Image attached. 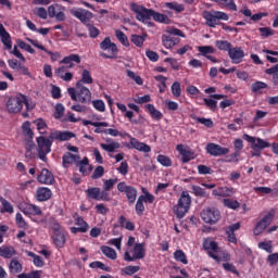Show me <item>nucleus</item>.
<instances>
[{
    "instance_id": "obj_12",
    "label": "nucleus",
    "mask_w": 278,
    "mask_h": 278,
    "mask_svg": "<svg viewBox=\"0 0 278 278\" xmlns=\"http://www.w3.org/2000/svg\"><path fill=\"white\" fill-rule=\"evenodd\" d=\"M48 16L50 18H56L59 23L66 21V14L64 13V8L60 4H51L48 8Z\"/></svg>"
},
{
    "instance_id": "obj_2",
    "label": "nucleus",
    "mask_w": 278,
    "mask_h": 278,
    "mask_svg": "<svg viewBox=\"0 0 278 278\" xmlns=\"http://www.w3.org/2000/svg\"><path fill=\"white\" fill-rule=\"evenodd\" d=\"M242 138L245 140V142H249L251 144L250 153L252 157H262V151H264V149H270L271 147L270 142L260 137H253L249 134H243Z\"/></svg>"
},
{
    "instance_id": "obj_62",
    "label": "nucleus",
    "mask_w": 278,
    "mask_h": 278,
    "mask_svg": "<svg viewBox=\"0 0 278 278\" xmlns=\"http://www.w3.org/2000/svg\"><path fill=\"white\" fill-rule=\"evenodd\" d=\"M41 271L40 270H31L30 273H22L17 276V278H40Z\"/></svg>"
},
{
    "instance_id": "obj_42",
    "label": "nucleus",
    "mask_w": 278,
    "mask_h": 278,
    "mask_svg": "<svg viewBox=\"0 0 278 278\" xmlns=\"http://www.w3.org/2000/svg\"><path fill=\"white\" fill-rule=\"evenodd\" d=\"M27 256L33 257L34 266H36L37 268H42V266H45V261L41 258L40 255H37L34 252H27Z\"/></svg>"
},
{
    "instance_id": "obj_50",
    "label": "nucleus",
    "mask_w": 278,
    "mask_h": 278,
    "mask_svg": "<svg viewBox=\"0 0 278 278\" xmlns=\"http://www.w3.org/2000/svg\"><path fill=\"white\" fill-rule=\"evenodd\" d=\"M198 51L204 56L207 58L212 53H216V49L212 46H200L198 47Z\"/></svg>"
},
{
    "instance_id": "obj_21",
    "label": "nucleus",
    "mask_w": 278,
    "mask_h": 278,
    "mask_svg": "<svg viewBox=\"0 0 278 278\" xmlns=\"http://www.w3.org/2000/svg\"><path fill=\"white\" fill-rule=\"evenodd\" d=\"M0 40L8 51L12 49V37L10 36V33L5 30L3 24H0Z\"/></svg>"
},
{
    "instance_id": "obj_37",
    "label": "nucleus",
    "mask_w": 278,
    "mask_h": 278,
    "mask_svg": "<svg viewBox=\"0 0 278 278\" xmlns=\"http://www.w3.org/2000/svg\"><path fill=\"white\" fill-rule=\"evenodd\" d=\"M100 249L103 255H105V257H108L109 260H116V257L118 256L114 248L102 245Z\"/></svg>"
},
{
    "instance_id": "obj_32",
    "label": "nucleus",
    "mask_w": 278,
    "mask_h": 278,
    "mask_svg": "<svg viewBox=\"0 0 278 278\" xmlns=\"http://www.w3.org/2000/svg\"><path fill=\"white\" fill-rule=\"evenodd\" d=\"M16 255V250L14 247L9 245H1L0 247V257H3L4 260H10Z\"/></svg>"
},
{
    "instance_id": "obj_36",
    "label": "nucleus",
    "mask_w": 278,
    "mask_h": 278,
    "mask_svg": "<svg viewBox=\"0 0 278 278\" xmlns=\"http://www.w3.org/2000/svg\"><path fill=\"white\" fill-rule=\"evenodd\" d=\"M76 166L81 175H86L88 173V166H90V160H88V156H85L81 161L78 160L76 162Z\"/></svg>"
},
{
    "instance_id": "obj_22",
    "label": "nucleus",
    "mask_w": 278,
    "mask_h": 278,
    "mask_svg": "<svg viewBox=\"0 0 278 278\" xmlns=\"http://www.w3.org/2000/svg\"><path fill=\"white\" fill-rule=\"evenodd\" d=\"M79 160H81V157L79 155L73 154L71 152H66L62 156L63 168H68V166H71V164H77V162H79Z\"/></svg>"
},
{
    "instance_id": "obj_8",
    "label": "nucleus",
    "mask_w": 278,
    "mask_h": 278,
    "mask_svg": "<svg viewBox=\"0 0 278 278\" xmlns=\"http://www.w3.org/2000/svg\"><path fill=\"white\" fill-rule=\"evenodd\" d=\"M201 218L207 225H216L220 220V211L216 207H206L202 211Z\"/></svg>"
},
{
    "instance_id": "obj_6",
    "label": "nucleus",
    "mask_w": 278,
    "mask_h": 278,
    "mask_svg": "<svg viewBox=\"0 0 278 278\" xmlns=\"http://www.w3.org/2000/svg\"><path fill=\"white\" fill-rule=\"evenodd\" d=\"M117 190L126 195L129 205H134V203H136V200L138 199V189H136V187L122 181L117 184Z\"/></svg>"
},
{
    "instance_id": "obj_43",
    "label": "nucleus",
    "mask_w": 278,
    "mask_h": 278,
    "mask_svg": "<svg viewBox=\"0 0 278 278\" xmlns=\"http://www.w3.org/2000/svg\"><path fill=\"white\" fill-rule=\"evenodd\" d=\"M22 130L24 136H26L30 140H34V130H31V123L24 122L22 125Z\"/></svg>"
},
{
    "instance_id": "obj_56",
    "label": "nucleus",
    "mask_w": 278,
    "mask_h": 278,
    "mask_svg": "<svg viewBox=\"0 0 278 278\" xmlns=\"http://www.w3.org/2000/svg\"><path fill=\"white\" fill-rule=\"evenodd\" d=\"M126 73H127V77H129L130 79H134L137 86H142V84H144V80L142 79V77H140V75H136L134 71L127 70Z\"/></svg>"
},
{
    "instance_id": "obj_1",
    "label": "nucleus",
    "mask_w": 278,
    "mask_h": 278,
    "mask_svg": "<svg viewBox=\"0 0 278 278\" xmlns=\"http://www.w3.org/2000/svg\"><path fill=\"white\" fill-rule=\"evenodd\" d=\"M130 10L131 12L136 13L137 21H140L141 23H149V21H151V17H153V21H155L156 23L170 25V17H168V15L160 13L153 9H147L146 7L140 5L136 2H131Z\"/></svg>"
},
{
    "instance_id": "obj_45",
    "label": "nucleus",
    "mask_w": 278,
    "mask_h": 278,
    "mask_svg": "<svg viewBox=\"0 0 278 278\" xmlns=\"http://www.w3.org/2000/svg\"><path fill=\"white\" fill-rule=\"evenodd\" d=\"M233 147L235 153L231 154V157H238L240 155V151L244 149V141H242V139H235Z\"/></svg>"
},
{
    "instance_id": "obj_30",
    "label": "nucleus",
    "mask_w": 278,
    "mask_h": 278,
    "mask_svg": "<svg viewBox=\"0 0 278 278\" xmlns=\"http://www.w3.org/2000/svg\"><path fill=\"white\" fill-rule=\"evenodd\" d=\"M146 112H148L152 118V121H162V118H164V114L161 113L160 110L155 109V105L153 104H146Z\"/></svg>"
},
{
    "instance_id": "obj_63",
    "label": "nucleus",
    "mask_w": 278,
    "mask_h": 278,
    "mask_svg": "<svg viewBox=\"0 0 278 278\" xmlns=\"http://www.w3.org/2000/svg\"><path fill=\"white\" fill-rule=\"evenodd\" d=\"M55 112H54V115L53 117L56 118V119H60L62 118V116H64V104L62 103H58L54 108Z\"/></svg>"
},
{
    "instance_id": "obj_14",
    "label": "nucleus",
    "mask_w": 278,
    "mask_h": 278,
    "mask_svg": "<svg viewBox=\"0 0 278 278\" xmlns=\"http://www.w3.org/2000/svg\"><path fill=\"white\" fill-rule=\"evenodd\" d=\"M71 14L74 15L75 18H78V21H81L84 25H88L90 23V20L94 16L92 12L86 9L72 10Z\"/></svg>"
},
{
    "instance_id": "obj_27",
    "label": "nucleus",
    "mask_w": 278,
    "mask_h": 278,
    "mask_svg": "<svg viewBox=\"0 0 278 278\" xmlns=\"http://www.w3.org/2000/svg\"><path fill=\"white\" fill-rule=\"evenodd\" d=\"M203 18L206 21L207 27H216V25H220L218 23V20L216 17V11H204L203 12Z\"/></svg>"
},
{
    "instance_id": "obj_19",
    "label": "nucleus",
    "mask_w": 278,
    "mask_h": 278,
    "mask_svg": "<svg viewBox=\"0 0 278 278\" xmlns=\"http://www.w3.org/2000/svg\"><path fill=\"white\" fill-rule=\"evenodd\" d=\"M51 197H53V192L51 191V189H49L47 187L37 188L36 200L39 201L40 203H42L45 201H49V199H51Z\"/></svg>"
},
{
    "instance_id": "obj_18",
    "label": "nucleus",
    "mask_w": 278,
    "mask_h": 278,
    "mask_svg": "<svg viewBox=\"0 0 278 278\" xmlns=\"http://www.w3.org/2000/svg\"><path fill=\"white\" fill-rule=\"evenodd\" d=\"M50 138L52 140H59L60 142H66L72 138H75V134L68 130H65V131L56 130V131L50 132Z\"/></svg>"
},
{
    "instance_id": "obj_49",
    "label": "nucleus",
    "mask_w": 278,
    "mask_h": 278,
    "mask_svg": "<svg viewBox=\"0 0 278 278\" xmlns=\"http://www.w3.org/2000/svg\"><path fill=\"white\" fill-rule=\"evenodd\" d=\"M25 149H26V157H34V154L31 153V151H34V149H36V143L34 142V139H27L26 140V144H25Z\"/></svg>"
},
{
    "instance_id": "obj_60",
    "label": "nucleus",
    "mask_w": 278,
    "mask_h": 278,
    "mask_svg": "<svg viewBox=\"0 0 278 278\" xmlns=\"http://www.w3.org/2000/svg\"><path fill=\"white\" fill-rule=\"evenodd\" d=\"M89 266L91 268H100V270H105V273H110V270H112V268L105 266V264H103V262L100 261L91 262Z\"/></svg>"
},
{
    "instance_id": "obj_17",
    "label": "nucleus",
    "mask_w": 278,
    "mask_h": 278,
    "mask_svg": "<svg viewBox=\"0 0 278 278\" xmlns=\"http://www.w3.org/2000/svg\"><path fill=\"white\" fill-rule=\"evenodd\" d=\"M37 181L46 186H53L55 178L53 177V173L49 172L47 168H43L41 169L40 175L37 176Z\"/></svg>"
},
{
    "instance_id": "obj_55",
    "label": "nucleus",
    "mask_w": 278,
    "mask_h": 278,
    "mask_svg": "<svg viewBox=\"0 0 278 278\" xmlns=\"http://www.w3.org/2000/svg\"><path fill=\"white\" fill-rule=\"evenodd\" d=\"M174 260H176V262H180L181 264H188V258L182 250H177L174 252Z\"/></svg>"
},
{
    "instance_id": "obj_3",
    "label": "nucleus",
    "mask_w": 278,
    "mask_h": 278,
    "mask_svg": "<svg viewBox=\"0 0 278 278\" xmlns=\"http://www.w3.org/2000/svg\"><path fill=\"white\" fill-rule=\"evenodd\" d=\"M67 92L72 101H78V103L88 104L92 101V92L84 85H76V89L70 87Z\"/></svg>"
},
{
    "instance_id": "obj_58",
    "label": "nucleus",
    "mask_w": 278,
    "mask_h": 278,
    "mask_svg": "<svg viewBox=\"0 0 278 278\" xmlns=\"http://www.w3.org/2000/svg\"><path fill=\"white\" fill-rule=\"evenodd\" d=\"M170 90H172L173 97H176V98L181 97V84L179 81H175L172 85Z\"/></svg>"
},
{
    "instance_id": "obj_20",
    "label": "nucleus",
    "mask_w": 278,
    "mask_h": 278,
    "mask_svg": "<svg viewBox=\"0 0 278 278\" xmlns=\"http://www.w3.org/2000/svg\"><path fill=\"white\" fill-rule=\"evenodd\" d=\"M53 244L56 249H64L66 244V232L64 230H60L58 232L52 233Z\"/></svg>"
},
{
    "instance_id": "obj_54",
    "label": "nucleus",
    "mask_w": 278,
    "mask_h": 278,
    "mask_svg": "<svg viewBox=\"0 0 278 278\" xmlns=\"http://www.w3.org/2000/svg\"><path fill=\"white\" fill-rule=\"evenodd\" d=\"M223 203L225 207H228V210H238V207H240V202H238L237 200L224 199Z\"/></svg>"
},
{
    "instance_id": "obj_61",
    "label": "nucleus",
    "mask_w": 278,
    "mask_h": 278,
    "mask_svg": "<svg viewBox=\"0 0 278 278\" xmlns=\"http://www.w3.org/2000/svg\"><path fill=\"white\" fill-rule=\"evenodd\" d=\"M258 249L266 251V253H273V241L258 242Z\"/></svg>"
},
{
    "instance_id": "obj_39",
    "label": "nucleus",
    "mask_w": 278,
    "mask_h": 278,
    "mask_svg": "<svg viewBox=\"0 0 278 278\" xmlns=\"http://www.w3.org/2000/svg\"><path fill=\"white\" fill-rule=\"evenodd\" d=\"M101 149L108 153H114L116 149H121V143L116 141H111V143H100Z\"/></svg>"
},
{
    "instance_id": "obj_38",
    "label": "nucleus",
    "mask_w": 278,
    "mask_h": 278,
    "mask_svg": "<svg viewBox=\"0 0 278 278\" xmlns=\"http://www.w3.org/2000/svg\"><path fill=\"white\" fill-rule=\"evenodd\" d=\"M118 223H119V226L125 227L127 231H136V225H134V223L131 222H127V218L125 217V215L119 216Z\"/></svg>"
},
{
    "instance_id": "obj_15",
    "label": "nucleus",
    "mask_w": 278,
    "mask_h": 278,
    "mask_svg": "<svg viewBox=\"0 0 278 278\" xmlns=\"http://www.w3.org/2000/svg\"><path fill=\"white\" fill-rule=\"evenodd\" d=\"M206 153L213 155V157H219L220 155H227L229 148H223L216 143H208L206 146Z\"/></svg>"
},
{
    "instance_id": "obj_53",
    "label": "nucleus",
    "mask_w": 278,
    "mask_h": 278,
    "mask_svg": "<svg viewBox=\"0 0 278 278\" xmlns=\"http://www.w3.org/2000/svg\"><path fill=\"white\" fill-rule=\"evenodd\" d=\"M165 8H168V10H175L177 13H181L184 10H186L184 4H179L177 2H166Z\"/></svg>"
},
{
    "instance_id": "obj_46",
    "label": "nucleus",
    "mask_w": 278,
    "mask_h": 278,
    "mask_svg": "<svg viewBox=\"0 0 278 278\" xmlns=\"http://www.w3.org/2000/svg\"><path fill=\"white\" fill-rule=\"evenodd\" d=\"M215 46L217 47V49L219 51H227L229 53V51H231V42L227 41V40H217L215 42Z\"/></svg>"
},
{
    "instance_id": "obj_5",
    "label": "nucleus",
    "mask_w": 278,
    "mask_h": 278,
    "mask_svg": "<svg viewBox=\"0 0 278 278\" xmlns=\"http://www.w3.org/2000/svg\"><path fill=\"white\" fill-rule=\"evenodd\" d=\"M36 142L39 160L47 162V155L51 153V147H53L51 135H49V137L39 136L37 137Z\"/></svg>"
},
{
    "instance_id": "obj_52",
    "label": "nucleus",
    "mask_w": 278,
    "mask_h": 278,
    "mask_svg": "<svg viewBox=\"0 0 278 278\" xmlns=\"http://www.w3.org/2000/svg\"><path fill=\"white\" fill-rule=\"evenodd\" d=\"M15 223L20 229H28L29 228V225H27V222H25V218H23V215L21 213H16Z\"/></svg>"
},
{
    "instance_id": "obj_28",
    "label": "nucleus",
    "mask_w": 278,
    "mask_h": 278,
    "mask_svg": "<svg viewBox=\"0 0 278 278\" xmlns=\"http://www.w3.org/2000/svg\"><path fill=\"white\" fill-rule=\"evenodd\" d=\"M73 62L76 64H81V56H79V54H70L63 58V60L60 61V64H68L66 68H73V66H75Z\"/></svg>"
},
{
    "instance_id": "obj_26",
    "label": "nucleus",
    "mask_w": 278,
    "mask_h": 278,
    "mask_svg": "<svg viewBox=\"0 0 278 278\" xmlns=\"http://www.w3.org/2000/svg\"><path fill=\"white\" fill-rule=\"evenodd\" d=\"M22 212L25 216H42V210L35 204H26Z\"/></svg>"
},
{
    "instance_id": "obj_10",
    "label": "nucleus",
    "mask_w": 278,
    "mask_h": 278,
    "mask_svg": "<svg viewBox=\"0 0 278 278\" xmlns=\"http://www.w3.org/2000/svg\"><path fill=\"white\" fill-rule=\"evenodd\" d=\"M144 255H147V252L144 250V243H136L134 247V255L131 256L129 251H126L124 253V261L136 262V260H144Z\"/></svg>"
},
{
    "instance_id": "obj_13",
    "label": "nucleus",
    "mask_w": 278,
    "mask_h": 278,
    "mask_svg": "<svg viewBox=\"0 0 278 278\" xmlns=\"http://www.w3.org/2000/svg\"><path fill=\"white\" fill-rule=\"evenodd\" d=\"M75 226L70 228L71 233L77 235V233H88V230L90 229V225H88V222L84 220V217L77 216L75 218Z\"/></svg>"
},
{
    "instance_id": "obj_34",
    "label": "nucleus",
    "mask_w": 278,
    "mask_h": 278,
    "mask_svg": "<svg viewBox=\"0 0 278 278\" xmlns=\"http://www.w3.org/2000/svg\"><path fill=\"white\" fill-rule=\"evenodd\" d=\"M0 203L2 205L0 212L1 214H14V205L10 203L5 198L0 197Z\"/></svg>"
},
{
    "instance_id": "obj_16",
    "label": "nucleus",
    "mask_w": 278,
    "mask_h": 278,
    "mask_svg": "<svg viewBox=\"0 0 278 278\" xmlns=\"http://www.w3.org/2000/svg\"><path fill=\"white\" fill-rule=\"evenodd\" d=\"M228 56L230 58L232 64H240L242 63V60H244V50H242L241 47L230 48Z\"/></svg>"
},
{
    "instance_id": "obj_7",
    "label": "nucleus",
    "mask_w": 278,
    "mask_h": 278,
    "mask_svg": "<svg viewBox=\"0 0 278 278\" xmlns=\"http://www.w3.org/2000/svg\"><path fill=\"white\" fill-rule=\"evenodd\" d=\"M202 247L204 251H206L208 257H212V260H215L217 264H220V256L216 255L218 251H220V248L218 247V242L212 240V238L204 239Z\"/></svg>"
},
{
    "instance_id": "obj_35",
    "label": "nucleus",
    "mask_w": 278,
    "mask_h": 278,
    "mask_svg": "<svg viewBox=\"0 0 278 278\" xmlns=\"http://www.w3.org/2000/svg\"><path fill=\"white\" fill-rule=\"evenodd\" d=\"M9 270L12 275H18V273H23V265L18 260L13 258L9 264Z\"/></svg>"
},
{
    "instance_id": "obj_59",
    "label": "nucleus",
    "mask_w": 278,
    "mask_h": 278,
    "mask_svg": "<svg viewBox=\"0 0 278 278\" xmlns=\"http://www.w3.org/2000/svg\"><path fill=\"white\" fill-rule=\"evenodd\" d=\"M268 88V84L264 83V81H255L254 84H252V92H260V90H264Z\"/></svg>"
},
{
    "instance_id": "obj_29",
    "label": "nucleus",
    "mask_w": 278,
    "mask_h": 278,
    "mask_svg": "<svg viewBox=\"0 0 278 278\" xmlns=\"http://www.w3.org/2000/svg\"><path fill=\"white\" fill-rule=\"evenodd\" d=\"M235 193H236V190H233V188H229L227 186L219 187L212 191L213 197H222V198L231 197V194H235Z\"/></svg>"
},
{
    "instance_id": "obj_4",
    "label": "nucleus",
    "mask_w": 278,
    "mask_h": 278,
    "mask_svg": "<svg viewBox=\"0 0 278 278\" xmlns=\"http://www.w3.org/2000/svg\"><path fill=\"white\" fill-rule=\"evenodd\" d=\"M190 205H192V197L188 191H182L178 203L174 206V212L177 218H184L186 213L190 211Z\"/></svg>"
},
{
    "instance_id": "obj_41",
    "label": "nucleus",
    "mask_w": 278,
    "mask_h": 278,
    "mask_svg": "<svg viewBox=\"0 0 278 278\" xmlns=\"http://www.w3.org/2000/svg\"><path fill=\"white\" fill-rule=\"evenodd\" d=\"M144 195H139L135 205L137 216H142V214H144Z\"/></svg>"
},
{
    "instance_id": "obj_24",
    "label": "nucleus",
    "mask_w": 278,
    "mask_h": 278,
    "mask_svg": "<svg viewBox=\"0 0 278 278\" xmlns=\"http://www.w3.org/2000/svg\"><path fill=\"white\" fill-rule=\"evenodd\" d=\"M129 143L131 144L132 149L140 151L141 153H151V146L138 141V139L130 137Z\"/></svg>"
},
{
    "instance_id": "obj_40",
    "label": "nucleus",
    "mask_w": 278,
    "mask_h": 278,
    "mask_svg": "<svg viewBox=\"0 0 278 278\" xmlns=\"http://www.w3.org/2000/svg\"><path fill=\"white\" fill-rule=\"evenodd\" d=\"M85 192H86L88 199H92L93 201H99L101 188L91 187V188H88Z\"/></svg>"
},
{
    "instance_id": "obj_48",
    "label": "nucleus",
    "mask_w": 278,
    "mask_h": 278,
    "mask_svg": "<svg viewBox=\"0 0 278 278\" xmlns=\"http://www.w3.org/2000/svg\"><path fill=\"white\" fill-rule=\"evenodd\" d=\"M130 40L137 47H142V45H144V40H147V34H143V35H131Z\"/></svg>"
},
{
    "instance_id": "obj_47",
    "label": "nucleus",
    "mask_w": 278,
    "mask_h": 278,
    "mask_svg": "<svg viewBox=\"0 0 278 278\" xmlns=\"http://www.w3.org/2000/svg\"><path fill=\"white\" fill-rule=\"evenodd\" d=\"M156 161L159 162V164H161V166H165L166 168H169V166H173V161L170 160V157L164 154H159L156 157Z\"/></svg>"
},
{
    "instance_id": "obj_31",
    "label": "nucleus",
    "mask_w": 278,
    "mask_h": 278,
    "mask_svg": "<svg viewBox=\"0 0 278 278\" xmlns=\"http://www.w3.org/2000/svg\"><path fill=\"white\" fill-rule=\"evenodd\" d=\"M213 3H217L220 8H226L230 12H238V5L233 0H211Z\"/></svg>"
},
{
    "instance_id": "obj_44",
    "label": "nucleus",
    "mask_w": 278,
    "mask_h": 278,
    "mask_svg": "<svg viewBox=\"0 0 278 278\" xmlns=\"http://www.w3.org/2000/svg\"><path fill=\"white\" fill-rule=\"evenodd\" d=\"M115 36L117 40L123 45V47H129V38H127V35H125L123 30L116 29Z\"/></svg>"
},
{
    "instance_id": "obj_57",
    "label": "nucleus",
    "mask_w": 278,
    "mask_h": 278,
    "mask_svg": "<svg viewBox=\"0 0 278 278\" xmlns=\"http://www.w3.org/2000/svg\"><path fill=\"white\" fill-rule=\"evenodd\" d=\"M16 43H17V47H20V49H24V51H27V53H31V54L36 53V50L31 48L29 43H26L21 39H17Z\"/></svg>"
},
{
    "instance_id": "obj_11",
    "label": "nucleus",
    "mask_w": 278,
    "mask_h": 278,
    "mask_svg": "<svg viewBox=\"0 0 278 278\" xmlns=\"http://www.w3.org/2000/svg\"><path fill=\"white\" fill-rule=\"evenodd\" d=\"M275 214H277V211L275 208H271L268 214H266L255 226L254 228V236H260L270 223H273V218H275Z\"/></svg>"
},
{
    "instance_id": "obj_51",
    "label": "nucleus",
    "mask_w": 278,
    "mask_h": 278,
    "mask_svg": "<svg viewBox=\"0 0 278 278\" xmlns=\"http://www.w3.org/2000/svg\"><path fill=\"white\" fill-rule=\"evenodd\" d=\"M27 42H30V45H33V47H36V49H40V51H45V53H47L48 55H53L52 51H49L45 46H42V43L38 42V40H34L30 38H26Z\"/></svg>"
},
{
    "instance_id": "obj_25",
    "label": "nucleus",
    "mask_w": 278,
    "mask_h": 278,
    "mask_svg": "<svg viewBox=\"0 0 278 278\" xmlns=\"http://www.w3.org/2000/svg\"><path fill=\"white\" fill-rule=\"evenodd\" d=\"M25 104L26 112L22 113L23 118H29V112L36 110V102L31 98L23 94L22 105Z\"/></svg>"
},
{
    "instance_id": "obj_9",
    "label": "nucleus",
    "mask_w": 278,
    "mask_h": 278,
    "mask_svg": "<svg viewBox=\"0 0 278 278\" xmlns=\"http://www.w3.org/2000/svg\"><path fill=\"white\" fill-rule=\"evenodd\" d=\"M7 109L10 114H18L23 110V93L9 98Z\"/></svg>"
},
{
    "instance_id": "obj_64",
    "label": "nucleus",
    "mask_w": 278,
    "mask_h": 278,
    "mask_svg": "<svg viewBox=\"0 0 278 278\" xmlns=\"http://www.w3.org/2000/svg\"><path fill=\"white\" fill-rule=\"evenodd\" d=\"M91 103L97 112H105V102L103 100H93Z\"/></svg>"
},
{
    "instance_id": "obj_33",
    "label": "nucleus",
    "mask_w": 278,
    "mask_h": 278,
    "mask_svg": "<svg viewBox=\"0 0 278 278\" xmlns=\"http://www.w3.org/2000/svg\"><path fill=\"white\" fill-rule=\"evenodd\" d=\"M94 84V79L92 78V75L90 74V71L84 70L81 73V78L76 83V86H84Z\"/></svg>"
},
{
    "instance_id": "obj_23",
    "label": "nucleus",
    "mask_w": 278,
    "mask_h": 278,
    "mask_svg": "<svg viewBox=\"0 0 278 278\" xmlns=\"http://www.w3.org/2000/svg\"><path fill=\"white\" fill-rule=\"evenodd\" d=\"M100 49H102V51H110L112 55H116V53H118V47H116V43L112 42L110 37L104 38L100 43Z\"/></svg>"
}]
</instances>
